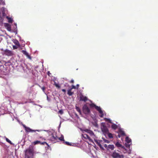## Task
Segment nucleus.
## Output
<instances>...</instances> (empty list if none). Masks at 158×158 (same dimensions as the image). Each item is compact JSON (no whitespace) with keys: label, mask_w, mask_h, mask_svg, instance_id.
Returning a JSON list of instances; mask_svg holds the SVG:
<instances>
[{"label":"nucleus","mask_w":158,"mask_h":158,"mask_svg":"<svg viewBox=\"0 0 158 158\" xmlns=\"http://www.w3.org/2000/svg\"><path fill=\"white\" fill-rule=\"evenodd\" d=\"M50 136V140L53 142L55 143L58 139V137L55 133H52Z\"/></svg>","instance_id":"39448f33"},{"label":"nucleus","mask_w":158,"mask_h":158,"mask_svg":"<svg viewBox=\"0 0 158 158\" xmlns=\"http://www.w3.org/2000/svg\"><path fill=\"white\" fill-rule=\"evenodd\" d=\"M103 140H104V142H105V143H109V141L107 140V139H103Z\"/></svg>","instance_id":"e433bc0d"},{"label":"nucleus","mask_w":158,"mask_h":158,"mask_svg":"<svg viewBox=\"0 0 158 158\" xmlns=\"http://www.w3.org/2000/svg\"><path fill=\"white\" fill-rule=\"evenodd\" d=\"M88 100V98L86 96H85L82 95H81L80 97V100L81 101H83L86 102Z\"/></svg>","instance_id":"1a4fd4ad"},{"label":"nucleus","mask_w":158,"mask_h":158,"mask_svg":"<svg viewBox=\"0 0 158 158\" xmlns=\"http://www.w3.org/2000/svg\"><path fill=\"white\" fill-rule=\"evenodd\" d=\"M14 43L16 44V45L18 47H20V44L19 43V42L18 40L15 41V42H14Z\"/></svg>","instance_id":"a878e982"},{"label":"nucleus","mask_w":158,"mask_h":158,"mask_svg":"<svg viewBox=\"0 0 158 158\" xmlns=\"http://www.w3.org/2000/svg\"><path fill=\"white\" fill-rule=\"evenodd\" d=\"M107 134H108V136L110 138H113V137L112 134L111 133H109V132L108 133H107Z\"/></svg>","instance_id":"bb28decb"},{"label":"nucleus","mask_w":158,"mask_h":158,"mask_svg":"<svg viewBox=\"0 0 158 158\" xmlns=\"http://www.w3.org/2000/svg\"><path fill=\"white\" fill-rule=\"evenodd\" d=\"M83 131L89 134L92 137L95 136V135L92 131H91L89 129H83Z\"/></svg>","instance_id":"0eeeda50"},{"label":"nucleus","mask_w":158,"mask_h":158,"mask_svg":"<svg viewBox=\"0 0 158 158\" xmlns=\"http://www.w3.org/2000/svg\"><path fill=\"white\" fill-rule=\"evenodd\" d=\"M23 127L25 128V131L26 132H35L36 131H38V130H33L30 128L29 127H27L25 125H24Z\"/></svg>","instance_id":"6e6552de"},{"label":"nucleus","mask_w":158,"mask_h":158,"mask_svg":"<svg viewBox=\"0 0 158 158\" xmlns=\"http://www.w3.org/2000/svg\"><path fill=\"white\" fill-rule=\"evenodd\" d=\"M59 113L61 114H62L63 113V111L62 110H60L59 111Z\"/></svg>","instance_id":"c9c22d12"},{"label":"nucleus","mask_w":158,"mask_h":158,"mask_svg":"<svg viewBox=\"0 0 158 158\" xmlns=\"http://www.w3.org/2000/svg\"><path fill=\"white\" fill-rule=\"evenodd\" d=\"M83 137L85 139H88L89 141H90L91 139L90 138V137L86 134H84L83 135Z\"/></svg>","instance_id":"a211bd4d"},{"label":"nucleus","mask_w":158,"mask_h":158,"mask_svg":"<svg viewBox=\"0 0 158 158\" xmlns=\"http://www.w3.org/2000/svg\"><path fill=\"white\" fill-rule=\"evenodd\" d=\"M67 94L69 96H70L74 94V92H72V89H69L68 90Z\"/></svg>","instance_id":"f3484780"},{"label":"nucleus","mask_w":158,"mask_h":158,"mask_svg":"<svg viewBox=\"0 0 158 158\" xmlns=\"http://www.w3.org/2000/svg\"><path fill=\"white\" fill-rule=\"evenodd\" d=\"M76 109L77 111L80 114H81V112L80 108L77 106H76Z\"/></svg>","instance_id":"4be33fe9"},{"label":"nucleus","mask_w":158,"mask_h":158,"mask_svg":"<svg viewBox=\"0 0 158 158\" xmlns=\"http://www.w3.org/2000/svg\"><path fill=\"white\" fill-rule=\"evenodd\" d=\"M6 142L10 143V144H12V143L8 138H6Z\"/></svg>","instance_id":"7c9ffc66"},{"label":"nucleus","mask_w":158,"mask_h":158,"mask_svg":"<svg viewBox=\"0 0 158 158\" xmlns=\"http://www.w3.org/2000/svg\"><path fill=\"white\" fill-rule=\"evenodd\" d=\"M25 156H29L28 154L33 155L34 153V150L33 146L30 145L28 148L26 149L25 151Z\"/></svg>","instance_id":"f257e3e1"},{"label":"nucleus","mask_w":158,"mask_h":158,"mask_svg":"<svg viewBox=\"0 0 158 158\" xmlns=\"http://www.w3.org/2000/svg\"><path fill=\"white\" fill-rule=\"evenodd\" d=\"M101 128L102 131L104 134L108 133L109 130L106 125L105 123H102L101 124Z\"/></svg>","instance_id":"f03ea898"},{"label":"nucleus","mask_w":158,"mask_h":158,"mask_svg":"<svg viewBox=\"0 0 158 158\" xmlns=\"http://www.w3.org/2000/svg\"><path fill=\"white\" fill-rule=\"evenodd\" d=\"M72 87L71 88H70V89H76V87L74 86V85H72L71 86Z\"/></svg>","instance_id":"72a5a7b5"},{"label":"nucleus","mask_w":158,"mask_h":158,"mask_svg":"<svg viewBox=\"0 0 158 158\" xmlns=\"http://www.w3.org/2000/svg\"><path fill=\"white\" fill-rule=\"evenodd\" d=\"M22 52L24 54L26 55L28 58H31V57L29 55L28 53L26 51L23 50H22Z\"/></svg>","instance_id":"dca6fc26"},{"label":"nucleus","mask_w":158,"mask_h":158,"mask_svg":"<svg viewBox=\"0 0 158 158\" xmlns=\"http://www.w3.org/2000/svg\"><path fill=\"white\" fill-rule=\"evenodd\" d=\"M4 26L8 31H11V26L10 24L7 23H5Z\"/></svg>","instance_id":"9d476101"},{"label":"nucleus","mask_w":158,"mask_h":158,"mask_svg":"<svg viewBox=\"0 0 158 158\" xmlns=\"http://www.w3.org/2000/svg\"><path fill=\"white\" fill-rule=\"evenodd\" d=\"M5 8L4 7H2L1 8V10L3 14L5 13Z\"/></svg>","instance_id":"2f4dec72"},{"label":"nucleus","mask_w":158,"mask_h":158,"mask_svg":"<svg viewBox=\"0 0 158 158\" xmlns=\"http://www.w3.org/2000/svg\"><path fill=\"white\" fill-rule=\"evenodd\" d=\"M82 110L83 113L85 114H89L90 113V109L86 104L83 106Z\"/></svg>","instance_id":"20e7f679"},{"label":"nucleus","mask_w":158,"mask_h":158,"mask_svg":"<svg viewBox=\"0 0 158 158\" xmlns=\"http://www.w3.org/2000/svg\"><path fill=\"white\" fill-rule=\"evenodd\" d=\"M65 144L68 145H71V143L68 142H65Z\"/></svg>","instance_id":"4c0bfd02"},{"label":"nucleus","mask_w":158,"mask_h":158,"mask_svg":"<svg viewBox=\"0 0 158 158\" xmlns=\"http://www.w3.org/2000/svg\"><path fill=\"white\" fill-rule=\"evenodd\" d=\"M98 109L97 110L98 111L99 113L100 114V117L102 118L104 116V114L102 111V110L101 108L99 107H98Z\"/></svg>","instance_id":"9b49d317"},{"label":"nucleus","mask_w":158,"mask_h":158,"mask_svg":"<svg viewBox=\"0 0 158 158\" xmlns=\"http://www.w3.org/2000/svg\"><path fill=\"white\" fill-rule=\"evenodd\" d=\"M70 83H74V80L73 79L71 80L70 81Z\"/></svg>","instance_id":"79ce46f5"},{"label":"nucleus","mask_w":158,"mask_h":158,"mask_svg":"<svg viewBox=\"0 0 158 158\" xmlns=\"http://www.w3.org/2000/svg\"><path fill=\"white\" fill-rule=\"evenodd\" d=\"M40 141L38 140H36L35 141H34L33 143L34 145H35L38 144H40Z\"/></svg>","instance_id":"393cba45"},{"label":"nucleus","mask_w":158,"mask_h":158,"mask_svg":"<svg viewBox=\"0 0 158 158\" xmlns=\"http://www.w3.org/2000/svg\"><path fill=\"white\" fill-rule=\"evenodd\" d=\"M62 91L63 92H64V94H65V93H66V90H65V89H62Z\"/></svg>","instance_id":"a19ab883"},{"label":"nucleus","mask_w":158,"mask_h":158,"mask_svg":"<svg viewBox=\"0 0 158 158\" xmlns=\"http://www.w3.org/2000/svg\"><path fill=\"white\" fill-rule=\"evenodd\" d=\"M111 128L112 129L115 130L117 128L118 126L116 124L113 123L111 125Z\"/></svg>","instance_id":"6ab92c4d"},{"label":"nucleus","mask_w":158,"mask_h":158,"mask_svg":"<svg viewBox=\"0 0 158 158\" xmlns=\"http://www.w3.org/2000/svg\"><path fill=\"white\" fill-rule=\"evenodd\" d=\"M54 85H55L56 87L58 89H59L60 88V86L58 84H57L56 82H54Z\"/></svg>","instance_id":"cd10ccee"},{"label":"nucleus","mask_w":158,"mask_h":158,"mask_svg":"<svg viewBox=\"0 0 158 158\" xmlns=\"http://www.w3.org/2000/svg\"><path fill=\"white\" fill-rule=\"evenodd\" d=\"M125 140L128 143H130L131 142V139L128 137H127L126 138Z\"/></svg>","instance_id":"412c9836"},{"label":"nucleus","mask_w":158,"mask_h":158,"mask_svg":"<svg viewBox=\"0 0 158 158\" xmlns=\"http://www.w3.org/2000/svg\"><path fill=\"white\" fill-rule=\"evenodd\" d=\"M111 156L113 158H124V156L114 151L111 154Z\"/></svg>","instance_id":"7ed1b4c3"},{"label":"nucleus","mask_w":158,"mask_h":158,"mask_svg":"<svg viewBox=\"0 0 158 158\" xmlns=\"http://www.w3.org/2000/svg\"><path fill=\"white\" fill-rule=\"evenodd\" d=\"M5 54L8 56H12L14 55L13 52L8 49H6L4 51Z\"/></svg>","instance_id":"423d86ee"},{"label":"nucleus","mask_w":158,"mask_h":158,"mask_svg":"<svg viewBox=\"0 0 158 158\" xmlns=\"http://www.w3.org/2000/svg\"><path fill=\"white\" fill-rule=\"evenodd\" d=\"M118 133V134H120L122 136L125 135V133L124 131L121 129L119 130Z\"/></svg>","instance_id":"4468645a"},{"label":"nucleus","mask_w":158,"mask_h":158,"mask_svg":"<svg viewBox=\"0 0 158 158\" xmlns=\"http://www.w3.org/2000/svg\"><path fill=\"white\" fill-rule=\"evenodd\" d=\"M27 102H25V103H26Z\"/></svg>","instance_id":"a18cd8bd"},{"label":"nucleus","mask_w":158,"mask_h":158,"mask_svg":"<svg viewBox=\"0 0 158 158\" xmlns=\"http://www.w3.org/2000/svg\"><path fill=\"white\" fill-rule=\"evenodd\" d=\"M89 106L90 107H94L95 109L97 110L98 109V107H99L97 106L96 105H95L94 103H92L90 104H89Z\"/></svg>","instance_id":"2eb2a0df"},{"label":"nucleus","mask_w":158,"mask_h":158,"mask_svg":"<svg viewBox=\"0 0 158 158\" xmlns=\"http://www.w3.org/2000/svg\"><path fill=\"white\" fill-rule=\"evenodd\" d=\"M41 89H42V90H43L44 92V91H45V87L44 86L43 87H41Z\"/></svg>","instance_id":"58836bf2"},{"label":"nucleus","mask_w":158,"mask_h":158,"mask_svg":"<svg viewBox=\"0 0 158 158\" xmlns=\"http://www.w3.org/2000/svg\"><path fill=\"white\" fill-rule=\"evenodd\" d=\"M105 147H108L109 149H111V150H113L114 147V146L113 145H109L108 146H107L106 144H105L104 146Z\"/></svg>","instance_id":"ddd939ff"},{"label":"nucleus","mask_w":158,"mask_h":158,"mask_svg":"<svg viewBox=\"0 0 158 158\" xmlns=\"http://www.w3.org/2000/svg\"><path fill=\"white\" fill-rule=\"evenodd\" d=\"M115 145L118 148L123 147L122 145L120 144L119 142H116V143H115Z\"/></svg>","instance_id":"aec40b11"},{"label":"nucleus","mask_w":158,"mask_h":158,"mask_svg":"<svg viewBox=\"0 0 158 158\" xmlns=\"http://www.w3.org/2000/svg\"><path fill=\"white\" fill-rule=\"evenodd\" d=\"M25 158H30L29 156H25Z\"/></svg>","instance_id":"37998d69"},{"label":"nucleus","mask_w":158,"mask_h":158,"mask_svg":"<svg viewBox=\"0 0 158 158\" xmlns=\"http://www.w3.org/2000/svg\"><path fill=\"white\" fill-rule=\"evenodd\" d=\"M79 85L78 84H77L76 85V88L77 89H78L79 87Z\"/></svg>","instance_id":"ea45409f"},{"label":"nucleus","mask_w":158,"mask_h":158,"mask_svg":"<svg viewBox=\"0 0 158 158\" xmlns=\"http://www.w3.org/2000/svg\"><path fill=\"white\" fill-rule=\"evenodd\" d=\"M18 47L16 45H13V48L14 49H17Z\"/></svg>","instance_id":"f704fd0d"},{"label":"nucleus","mask_w":158,"mask_h":158,"mask_svg":"<svg viewBox=\"0 0 158 158\" xmlns=\"http://www.w3.org/2000/svg\"><path fill=\"white\" fill-rule=\"evenodd\" d=\"M104 120L108 122L109 123H112V121L111 120H110V119L107 118H104Z\"/></svg>","instance_id":"b1692460"},{"label":"nucleus","mask_w":158,"mask_h":158,"mask_svg":"<svg viewBox=\"0 0 158 158\" xmlns=\"http://www.w3.org/2000/svg\"><path fill=\"white\" fill-rule=\"evenodd\" d=\"M122 136L120 135V134H119L118 135V136L119 138H120Z\"/></svg>","instance_id":"c03bdc74"},{"label":"nucleus","mask_w":158,"mask_h":158,"mask_svg":"<svg viewBox=\"0 0 158 158\" xmlns=\"http://www.w3.org/2000/svg\"><path fill=\"white\" fill-rule=\"evenodd\" d=\"M58 139H59L60 141H64V136L62 135L60 137L58 138Z\"/></svg>","instance_id":"c85d7f7f"},{"label":"nucleus","mask_w":158,"mask_h":158,"mask_svg":"<svg viewBox=\"0 0 158 158\" xmlns=\"http://www.w3.org/2000/svg\"><path fill=\"white\" fill-rule=\"evenodd\" d=\"M8 22L10 23H12L13 22V20L11 18H8Z\"/></svg>","instance_id":"473e14b6"},{"label":"nucleus","mask_w":158,"mask_h":158,"mask_svg":"<svg viewBox=\"0 0 158 158\" xmlns=\"http://www.w3.org/2000/svg\"><path fill=\"white\" fill-rule=\"evenodd\" d=\"M40 144H41V145H44L45 144H46V145H47L48 146V147H49V145L48 144L45 142H41L40 141Z\"/></svg>","instance_id":"5701e85b"},{"label":"nucleus","mask_w":158,"mask_h":158,"mask_svg":"<svg viewBox=\"0 0 158 158\" xmlns=\"http://www.w3.org/2000/svg\"><path fill=\"white\" fill-rule=\"evenodd\" d=\"M5 5V1H3V0H0V5Z\"/></svg>","instance_id":"c756f323"},{"label":"nucleus","mask_w":158,"mask_h":158,"mask_svg":"<svg viewBox=\"0 0 158 158\" xmlns=\"http://www.w3.org/2000/svg\"><path fill=\"white\" fill-rule=\"evenodd\" d=\"M36 135H37V138L38 139H40L42 140H45V139L43 137V136L40 134L36 133Z\"/></svg>","instance_id":"f8f14e48"}]
</instances>
